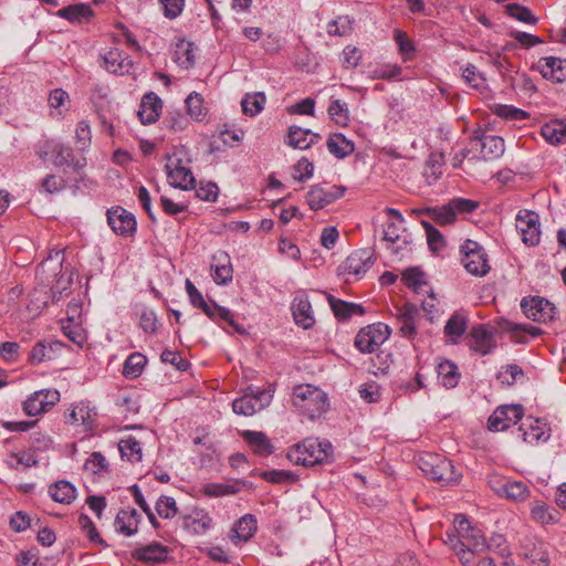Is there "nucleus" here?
I'll return each mask as SVG.
<instances>
[{
    "instance_id": "4",
    "label": "nucleus",
    "mask_w": 566,
    "mask_h": 566,
    "mask_svg": "<svg viewBox=\"0 0 566 566\" xmlns=\"http://www.w3.org/2000/svg\"><path fill=\"white\" fill-rule=\"evenodd\" d=\"M189 159L184 148L176 149L171 155H167V164L165 166L168 182L174 188L188 190L195 188V177L190 168L187 166Z\"/></svg>"
},
{
    "instance_id": "29",
    "label": "nucleus",
    "mask_w": 566,
    "mask_h": 566,
    "mask_svg": "<svg viewBox=\"0 0 566 566\" xmlns=\"http://www.w3.org/2000/svg\"><path fill=\"white\" fill-rule=\"evenodd\" d=\"M214 263L211 264L212 277L217 284H227L232 281V265L230 258L226 252H219L213 255Z\"/></svg>"
},
{
    "instance_id": "23",
    "label": "nucleus",
    "mask_w": 566,
    "mask_h": 566,
    "mask_svg": "<svg viewBox=\"0 0 566 566\" xmlns=\"http://www.w3.org/2000/svg\"><path fill=\"white\" fill-rule=\"evenodd\" d=\"M168 548L160 543H151L135 548L132 556L139 562L145 563H163L168 558Z\"/></svg>"
},
{
    "instance_id": "38",
    "label": "nucleus",
    "mask_w": 566,
    "mask_h": 566,
    "mask_svg": "<svg viewBox=\"0 0 566 566\" xmlns=\"http://www.w3.org/2000/svg\"><path fill=\"white\" fill-rule=\"evenodd\" d=\"M258 522L254 515L245 514L234 524L233 532L239 541L248 542L255 534Z\"/></svg>"
},
{
    "instance_id": "63",
    "label": "nucleus",
    "mask_w": 566,
    "mask_h": 566,
    "mask_svg": "<svg viewBox=\"0 0 566 566\" xmlns=\"http://www.w3.org/2000/svg\"><path fill=\"white\" fill-rule=\"evenodd\" d=\"M31 526V518L30 516L22 512V511H18L13 514V516L10 518V527L14 531V532H23L25 531L27 528H29Z\"/></svg>"
},
{
    "instance_id": "8",
    "label": "nucleus",
    "mask_w": 566,
    "mask_h": 566,
    "mask_svg": "<svg viewBox=\"0 0 566 566\" xmlns=\"http://www.w3.org/2000/svg\"><path fill=\"white\" fill-rule=\"evenodd\" d=\"M421 469L432 480L443 484L454 483L460 478L452 461L438 454H429Z\"/></svg>"
},
{
    "instance_id": "46",
    "label": "nucleus",
    "mask_w": 566,
    "mask_h": 566,
    "mask_svg": "<svg viewBox=\"0 0 566 566\" xmlns=\"http://www.w3.org/2000/svg\"><path fill=\"white\" fill-rule=\"evenodd\" d=\"M467 328V319L463 315L453 314L444 326V333L453 340L462 336Z\"/></svg>"
},
{
    "instance_id": "11",
    "label": "nucleus",
    "mask_w": 566,
    "mask_h": 566,
    "mask_svg": "<svg viewBox=\"0 0 566 566\" xmlns=\"http://www.w3.org/2000/svg\"><path fill=\"white\" fill-rule=\"evenodd\" d=\"M523 418V408L520 405H504L497 407L489 417L488 427L491 431H504Z\"/></svg>"
},
{
    "instance_id": "12",
    "label": "nucleus",
    "mask_w": 566,
    "mask_h": 566,
    "mask_svg": "<svg viewBox=\"0 0 566 566\" xmlns=\"http://www.w3.org/2000/svg\"><path fill=\"white\" fill-rule=\"evenodd\" d=\"M345 188L342 186L315 185L307 192L306 200L312 210H319L343 197Z\"/></svg>"
},
{
    "instance_id": "47",
    "label": "nucleus",
    "mask_w": 566,
    "mask_h": 566,
    "mask_svg": "<svg viewBox=\"0 0 566 566\" xmlns=\"http://www.w3.org/2000/svg\"><path fill=\"white\" fill-rule=\"evenodd\" d=\"M188 114L196 120H201L206 115L203 98L199 93H191L185 101Z\"/></svg>"
},
{
    "instance_id": "31",
    "label": "nucleus",
    "mask_w": 566,
    "mask_h": 566,
    "mask_svg": "<svg viewBox=\"0 0 566 566\" xmlns=\"http://www.w3.org/2000/svg\"><path fill=\"white\" fill-rule=\"evenodd\" d=\"M328 151L336 158L343 159L355 150L353 140L347 139L343 134L337 133L329 136L326 142Z\"/></svg>"
},
{
    "instance_id": "55",
    "label": "nucleus",
    "mask_w": 566,
    "mask_h": 566,
    "mask_svg": "<svg viewBox=\"0 0 566 566\" xmlns=\"http://www.w3.org/2000/svg\"><path fill=\"white\" fill-rule=\"evenodd\" d=\"M237 484L211 483L205 486L203 493L208 496H223L239 492Z\"/></svg>"
},
{
    "instance_id": "35",
    "label": "nucleus",
    "mask_w": 566,
    "mask_h": 566,
    "mask_svg": "<svg viewBox=\"0 0 566 566\" xmlns=\"http://www.w3.org/2000/svg\"><path fill=\"white\" fill-rule=\"evenodd\" d=\"M118 449H119L122 459L127 460L132 463L142 461V458H143L142 443L135 437L128 436L126 438L120 439L118 442Z\"/></svg>"
},
{
    "instance_id": "15",
    "label": "nucleus",
    "mask_w": 566,
    "mask_h": 566,
    "mask_svg": "<svg viewBox=\"0 0 566 566\" xmlns=\"http://www.w3.org/2000/svg\"><path fill=\"white\" fill-rule=\"evenodd\" d=\"M374 263L375 259L373 252L368 249H361L352 252L340 268L344 273H348L360 279Z\"/></svg>"
},
{
    "instance_id": "32",
    "label": "nucleus",
    "mask_w": 566,
    "mask_h": 566,
    "mask_svg": "<svg viewBox=\"0 0 566 566\" xmlns=\"http://www.w3.org/2000/svg\"><path fill=\"white\" fill-rule=\"evenodd\" d=\"M437 374L441 385L448 389L454 388L461 377L458 366L449 359H444L438 364Z\"/></svg>"
},
{
    "instance_id": "41",
    "label": "nucleus",
    "mask_w": 566,
    "mask_h": 566,
    "mask_svg": "<svg viewBox=\"0 0 566 566\" xmlns=\"http://www.w3.org/2000/svg\"><path fill=\"white\" fill-rule=\"evenodd\" d=\"M57 14L71 22H82L92 17L93 11L90 6L80 3L62 8L59 10Z\"/></svg>"
},
{
    "instance_id": "48",
    "label": "nucleus",
    "mask_w": 566,
    "mask_h": 566,
    "mask_svg": "<svg viewBox=\"0 0 566 566\" xmlns=\"http://www.w3.org/2000/svg\"><path fill=\"white\" fill-rule=\"evenodd\" d=\"M328 115L339 126H346L348 122V108L346 103L332 99L328 106Z\"/></svg>"
},
{
    "instance_id": "17",
    "label": "nucleus",
    "mask_w": 566,
    "mask_h": 566,
    "mask_svg": "<svg viewBox=\"0 0 566 566\" xmlns=\"http://www.w3.org/2000/svg\"><path fill=\"white\" fill-rule=\"evenodd\" d=\"M472 142L475 143L476 146H480L481 155L484 160L497 159L504 154V140L500 136L474 132Z\"/></svg>"
},
{
    "instance_id": "61",
    "label": "nucleus",
    "mask_w": 566,
    "mask_h": 566,
    "mask_svg": "<svg viewBox=\"0 0 566 566\" xmlns=\"http://www.w3.org/2000/svg\"><path fill=\"white\" fill-rule=\"evenodd\" d=\"M167 127L175 132H182L189 125V119L186 115L175 112L170 113V115L166 119Z\"/></svg>"
},
{
    "instance_id": "2",
    "label": "nucleus",
    "mask_w": 566,
    "mask_h": 566,
    "mask_svg": "<svg viewBox=\"0 0 566 566\" xmlns=\"http://www.w3.org/2000/svg\"><path fill=\"white\" fill-rule=\"evenodd\" d=\"M332 451L333 446L329 441L307 438L294 446L287 452V458L293 464L313 467L325 462Z\"/></svg>"
},
{
    "instance_id": "34",
    "label": "nucleus",
    "mask_w": 566,
    "mask_h": 566,
    "mask_svg": "<svg viewBox=\"0 0 566 566\" xmlns=\"http://www.w3.org/2000/svg\"><path fill=\"white\" fill-rule=\"evenodd\" d=\"M49 493L53 501L62 504H70L76 497L75 486L66 480H61L52 484L49 489Z\"/></svg>"
},
{
    "instance_id": "5",
    "label": "nucleus",
    "mask_w": 566,
    "mask_h": 566,
    "mask_svg": "<svg viewBox=\"0 0 566 566\" xmlns=\"http://www.w3.org/2000/svg\"><path fill=\"white\" fill-rule=\"evenodd\" d=\"M478 207V201L465 198H453L441 207H432V210H428V217L437 224L443 227L453 223L457 219V214L471 213Z\"/></svg>"
},
{
    "instance_id": "56",
    "label": "nucleus",
    "mask_w": 566,
    "mask_h": 566,
    "mask_svg": "<svg viewBox=\"0 0 566 566\" xmlns=\"http://www.w3.org/2000/svg\"><path fill=\"white\" fill-rule=\"evenodd\" d=\"M75 139L78 148L84 150L91 144L92 134L90 125L86 120H81L75 129Z\"/></svg>"
},
{
    "instance_id": "54",
    "label": "nucleus",
    "mask_w": 566,
    "mask_h": 566,
    "mask_svg": "<svg viewBox=\"0 0 566 566\" xmlns=\"http://www.w3.org/2000/svg\"><path fill=\"white\" fill-rule=\"evenodd\" d=\"M261 478L271 483L295 482L296 475L286 470H271L261 473Z\"/></svg>"
},
{
    "instance_id": "27",
    "label": "nucleus",
    "mask_w": 566,
    "mask_h": 566,
    "mask_svg": "<svg viewBox=\"0 0 566 566\" xmlns=\"http://www.w3.org/2000/svg\"><path fill=\"white\" fill-rule=\"evenodd\" d=\"M321 136L311 129H304L298 126H291L287 133L286 143L297 149H307L315 144Z\"/></svg>"
},
{
    "instance_id": "45",
    "label": "nucleus",
    "mask_w": 566,
    "mask_h": 566,
    "mask_svg": "<svg viewBox=\"0 0 566 566\" xmlns=\"http://www.w3.org/2000/svg\"><path fill=\"white\" fill-rule=\"evenodd\" d=\"M50 150L53 156V164L55 167L69 166L73 157V149L61 143H54Z\"/></svg>"
},
{
    "instance_id": "16",
    "label": "nucleus",
    "mask_w": 566,
    "mask_h": 566,
    "mask_svg": "<svg viewBox=\"0 0 566 566\" xmlns=\"http://www.w3.org/2000/svg\"><path fill=\"white\" fill-rule=\"evenodd\" d=\"M180 518L182 528L193 535H205L212 526V517L206 510L199 507H193Z\"/></svg>"
},
{
    "instance_id": "42",
    "label": "nucleus",
    "mask_w": 566,
    "mask_h": 566,
    "mask_svg": "<svg viewBox=\"0 0 566 566\" xmlns=\"http://www.w3.org/2000/svg\"><path fill=\"white\" fill-rule=\"evenodd\" d=\"M146 363V357L140 353L129 355L124 364L123 375L129 379L137 378L143 373Z\"/></svg>"
},
{
    "instance_id": "28",
    "label": "nucleus",
    "mask_w": 566,
    "mask_h": 566,
    "mask_svg": "<svg viewBox=\"0 0 566 566\" xmlns=\"http://www.w3.org/2000/svg\"><path fill=\"white\" fill-rule=\"evenodd\" d=\"M327 301L335 317L339 321H346L352 316L365 314V310L360 304L346 302L331 294L327 295Z\"/></svg>"
},
{
    "instance_id": "40",
    "label": "nucleus",
    "mask_w": 566,
    "mask_h": 566,
    "mask_svg": "<svg viewBox=\"0 0 566 566\" xmlns=\"http://www.w3.org/2000/svg\"><path fill=\"white\" fill-rule=\"evenodd\" d=\"M499 491L507 499L516 502L524 501L530 496V488L522 481H506Z\"/></svg>"
},
{
    "instance_id": "13",
    "label": "nucleus",
    "mask_w": 566,
    "mask_h": 566,
    "mask_svg": "<svg viewBox=\"0 0 566 566\" xmlns=\"http://www.w3.org/2000/svg\"><path fill=\"white\" fill-rule=\"evenodd\" d=\"M107 222L112 230L122 237H132L137 229L135 216L122 207H114L107 211Z\"/></svg>"
},
{
    "instance_id": "37",
    "label": "nucleus",
    "mask_w": 566,
    "mask_h": 566,
    "mask_svg": "<svg viewBox=\"0 0 566 566\" xmlns=\"http://www.w3.org/2000/svg\"><path fill=\"white\" fill-rule=\"evenodd\" d=\"M542 136L552 145L566 143V120H552L542 127Z\"/></svg>"
},
{
    "instance_id": "64",
    "label": "nucleus",
    "mask_w": 566,
    "mask_h": 566,
    "mask_svg": "<svg viewBox=\"0 0 566 566\" xmlns=\"http://www.w3.org/2000/svg\"><path fill=\"white\" fill-rule=\"evenodd\" d=\"M85 468L94 473H99L107 470V461L101 452H93L85 462Z\"/></svg>"
},
{
    "instance_id": "59",
    "label": "nucleus",
    "mask_w": 566,
    "mask_h": 566,
    "mask_svg": "<svg viewBox=\"0 0 566 566\" xmlns=\"http://www.w3.org/2000/svg\"><path fill=\"white\" fill-rule=\"evenodd\" d=\"M464 81L474 88L483 86L485 78L473 64H468L462 72Z\"/></svg>"
},
{
    "instance_id": "49",
    "label": "nucleus",
    "mask_w": 566,
    "mask_h": 566,
    "mask_svg": "<svg viewBox=\"0 0 566 566\" xmlns=\"http://www.w3.org/2000/svg\"><path fill=\"white\" fill-rule=\"evenodd\" d=\"M402 281L409 289H412L417 293L422 290V286L427 285L423 272L417 268L407 269L402 273Z\"/></svg>"
},
{
    "instance_id": "30",
    "label": "nucleus",
    "mask_w": 566,
    "mask_h": 566,
    "mask_svg": "<svg viewBox=\"0 0 566 566\" xmlns=\"http://www.w3.org/2000/svg\"><path fill=\"white\" fill-rule=\"evenodd\" d=\"M139 521L140 515L135 509L120 510L115 518V530L125 536H132L137 532Z\"/></svg>"
},
{
    "instance_id": "7",
    "label": "nucleus",
    "mask_w": 566,
    "mask_h": 566,
    "mask_svg": "<svg viewBox=\"0 0 566 566\" xmlns=\"http://www.w3.org/2000/svg\"><path fill=\"white\" fill-rule=\"evenodd\" d=\"M390 329L388 325L376 323L363 327L355 337L356 348L364 354H371L389 338Z\"/></svg>"
},
{
    "instance_id": "24",
    "label": "nucleus",
    "mask_w": 566,
    "mask_h": 566,
    "mask_svg": "<svg viewBox=\"0 0 566 566\" xmlns=\"http://www.w3.org/2000/svg\"><path fill=\"white\" fill-rule=\"evenodd\" d=\"M241 437L253 452L260 457H268L274 452L271 440L262 431L244 430L241 432Z\"/></svg>"
},
{
    "instance_id": "53",
    "label": "nucleus",
    "mask_w": 566,
    "mask_h": 566,
    "mask_svg": "<svg viewBox=\"0 0 566 566\" xmlns=\"http://www.w3.org/2000/svg\"><path fill=\"white\" fill-rule=\"evenodd\" d=\"M443 156L431 155L426 164L424 176L428 184L434 182L442 175Z\"/></svg>"
},
{
    "instance_id": "3",
    "label": "nucleus",
    "mask_w": 566,
    "mask_h": 566,
    "mask_svg": "<svg viewBox=\"0 0 566 566\" xmlns=\"http://www.w3.org/2000/svg\"><path fill=\"white\" fill-rule=\"evenodd\" d=\"M292 401L293 406L310 419L319 417L328 408L327 395L310 384L294 387Z\"/></svg>"
},
{
    "instance_id": "14",
    "label": "nucleus",
    "mask_w": 566,
    "mask_h": 566,
    "mask_svg": "<svg viewBox=\"0 0 566 566\" xmlns=\"http://www.w3.org/2000/svg\"><path fill=\"white\" fill-rule=\"evenodd\" d=\"M521 307L526 317L534 322L546 323L555 316V306L548 300L543 297L523 298Z\"/></svg>"
},
{
    "instance_id": "26",
    "label": "nucleus",
    "mask_w": 566,
    "mask_h": 566,
    "mask_svg": "<svg viewBox=\"0 0 566 566\" xmlns=\"http://www.w3.org/2000/svg\"><path fill=\"white\" fill-rule=\"evenodd\" d=\"M418 307L412 303H406L398 314L400 321V334L401 336L413 339L417 335V327L415 324L416 317L418 316Z\"/></svg>"
},
{
    "instance_id": "10",
    "label": "nucleus",
    "mask_w": 566,
    "mask_h": 566,
    "mask_svg": "<svg viewBox=\"0 0 566 566\" xmlns=\"http://www.w3.org/2000/svg\"><path fill=\"white\" fill-rule=\"evenodd\" d=\"M520 555L530 566H549L548 545L536 537H524L520 545Z\"/></svg>"
},
{
    "instance_id": "6",
    "label": "nucleus",
    "mask_w": 566,
    "mask_h": 566,
    "mask_svg": "<svg viewBox=\"0 0 566 566\" xmlns=\"http://www.w3.org/2000/svg\"><path fill=\"white\" fill-rule=\"evenodd\" d=\"M461 263L472 275L484 276L490 271L488 255L483 248L473 240H465L460 248Z\"/></svg>"
},
{
    "instance_id": "43",
    "label": "nucleus",
    "mask_w": 566,
    "mask_h": 566,
    "mask_svg": "<svg viewBox=\"0 0 566 566\" xmlns=\"http://www.w3.org/2000/svg\"><path fill=\"white\" fill-rule=\"evenodd\" d=\"M420 224L426 231L427 242L430 250L433 252L441 251L446 245V241L442 233L438 229H436L428 220H421Z\"/></svg>"
},
{
    "instance_id": "18",
    "label": "nucleus",
    "mask_w": 566,
    "mask_h": 566,
    "mask_svg": "<svg viewBox=\"0 0 566 566\" xmlns=\"http://www.w3.org/2000/svg\"><path fill=\"white\" fill-rule=\"evenodd\" d=\"M518 430L522 433L523 440L530 444H535L541 441L545 442L551 437V429L548 424L532 417H527L520 426Z\"/></svg>"
},
{
    "instance_id": "39",
    "label": "nucleus",
    "mask_w": 566,
    "mask_h": 566,
    "mask_svg": "<svg viewBox=\"0 0 566 566\" xmlns=\"http://www.w3.org/2000/svg\"><path fill=\"white\" fill-rule=\"evenodd\" d=\"M266 96L263 92L247 93L241 101L242 111L248 116H256L265 105Z\"/></svg>"
},
{
    "instance_id": "36",
    "label": "nucleus",
    "mask_w": 566,
    "mask_h": 566,
    "mask_svg": "<svg viewBox=\"0 0 566 566\" xmlns=\"http://www.w3.org/2000/svg\"><path fill=\"white\" fill-rule=\"evenodd\" d=\"M174 61L185 70L192 67L196 62L193 43L185 40L178 42L174 52Z\"/></svg>"
},
{
    "instance_id": "1",
    "label": "nucleus",
    "mask_w": 566,
    "mask_h": 566,
    "mask_svg": "<svg viewBox=\"0 0 566 566\" xmlns=\"http://www.w3.org/2000/svg\"><path fill=\"white\" fill-rule=\"evenodd\" d=\"M453 524L454 533H447L446 544L451 547L463 566L474 563L480 553L492 549L481 530L473 527L464 515H457Z\"/></svg>"
},
{
    "instance_id": "50",
    "label": "nucleus",
    "mask_w": 566,
    "mask_h": 566,
    "mask_svg": "<svg viewBox=\"0 0 566 566\" xmlns=\"http://www.w3.org/2000/svg\"><path fill=\"white\" fill-rule=\"evenodd\" d=\"M394 39L398 45L399 53L402 55L403 61L411 60L416 49L407 33L397 29L394 31Z\"/></svg>"
},
{
    "instance_id": "25",
    "label": "nucleus",
    "mask_w": 566,
    "mask_h": 566,
    "mask_svg": "<svg viewBox=\"0 0 566 566\" xmlns=\"http://www.w3.org/2000/svg\"><path fill=\"white\" fill-rule=\"evenodd\" d=\"M96 412L85 402H80L73 407L66 416V422L76 426H83L85 431L92 430L95 422Z\"/></svg>"
},
{
    "instance_id": "9",
    "label": "nucleus",
    "mask_w": 566,
    "mask_h": 566,
    "mask_svg": "<svg viewBox=\"0 0 566 566\" xmlns=\"http://www.w3.org/2000/svg\"><path fill=\"white\" fill-rule=\"evenodd\" d=\"M272 398L273 395L270 390L249 389V392L232 402V410L237 415L252 416L266 408Z\"/></svg>"
},
{
    "instance_id": "20",
    "label": "nucleus",
    "mask_w": 566,
    "mask_h": 566,
    "mask_svg": "<svg viewBox=\"0 0 566 566\" xmlns=\"http://www.w3.org/2000/svg\"><path fill=\"white\" fill-rule=\"evenodd\" d=\"M104 66L108 72L124 75L133 69V61L118 49H111L103 55Z\"/></svg>"
},
{
    "instance_id": "58",
    "label": "nucleus",
    "mask_w": 566,
    "mask_h": 566,
    "mask_svg": "<svg viewBox=\"0 0 566 566\" xmlns=\"http://www.w3.org/2000/svg\"><path fill=\"white\" fill-rule=\"evenodd\" d=\"M164 363L175 366L178 370L185 371L189 367L188 360L181 357L178 352L165 349L160 356Z\"/></svg>"
},
{
    "instance_id": "33",
    "label": "nucleus",
    "mask_w": 566,
    "mask_h": 566,
    "mask_svg": "<svg viewBox=\"0 0 566 566\" xmlns=\"http://www.w3.org/2000/svg\"><path fill=\"white\" fill-rule=\"evenodd\" d=\"M531 517L541 525L554 524L558 521V512L542 501L531 504Z\"/></svg>"
},
{
    "instance_id": "21",
    "label": "nucleus",
    "mask_w": 566,
    "mask_h": 566,
    "mask_svg": "<svg viewBox=\"0 0 566 566\" xmlns=\"http://www.w3.org/2000/svg\"><path fill=\"white\" fill-rule=\"evenodd\" d=\"M472 348L481 355H486L496 346L494 332L491 327L479 325L472 328Z\"/></svg>"
},
{
    "instance_id": "62",
    "label": "nucleus",
    "mask_w": 566,
    "mask_h": 566,
    "mask_svg": "<svg viewBox=\"0 0 566 566\" xmlns=\"http://www.w3.org/2000/svg\"><path fill=\"white\" fill-rule=\"evenodd\" d=\"M67 98L69 94L64 90L55 88L49 94V105L51 108L57 111V115H62L63 111L61 107L64 105Z\"/></svg>"
},
{
    "instance_id": "52",
    "label": "nucleus",
    "mask_w": 566,
    "mask_h": 566,
    "mask_svg": "<svg viewBox=\"0 0 566 566\" xmlns=\"http://www.w3.org/2000/svg\"><path fill=\"white\" fill-rule=\"evenodd\" d=\"M158 515L163 518H172L178 513L177 503L174 497L161 495L155 505Z\"/></svg>"
},
{
    "instance_id": "57",
    "label": "nucleus",
    "mask_w": 566,
    "mask_h": 566,
    "mask_svg": "<svg viewBox=\"0 0 566 566\" xmlns=\"http://www.w3.org/2000/svg\"><path fill=\"white\" fill-rule=\"evenodd\" d=\"M402 72L401 66L397 64H382L373 71L374 78L391 80L398 77Z\"/></svg>"
},
{
    "instance_id": "60",
    "label": "nucleus",
    "mask_w": 566,
    "mask_h": 566,
    "mask_svg": "<svg viewBox=\"0 0 566 566\" xmlns=\"http://www.w3.org/2000/svg\"><path fill=\"white\" fill-rule=\"evenodd\" d=\"M164 8V15L174 20L181 14L185 8V0H159Z\"/></svg>"
},
{
    "instance_id": "22",
    "label": "nucleus",
    "mask_w": 566,
    "mask_h": 566,
    "mask_svg": "<svg viewBox=\"0 0 566 566\" xmlns=\"http://www.w3.org/2000/svg\"><path fill=\"white\" fill-rule=\"evenodd\" d=\"M538 67L542 75L546 78L557 83L566 81V60L554 56L542 57L538 61Z\"/></svg>"
},
{
    "instance_id": "51",
    "label": "nucleus",
    "mask_w": 566,
    "mask_h": 566,
    "mask_svg": "<svg viewBox=\"0 0 566 566\" xmlns=\"http://www.w3.org/2000/svg\"><path fill=\"white\" fill-rule=\"evenodd\" d=\"M506 12L510 17L527 23V24H536L537 18L532 13V11L524 6L517 3H511L506 7Z\"/></svg>"
},
{
    "instance_id": "19",
    "label": "nucleus",
    "mask_w": 566,
    "mask_h": 566,
    "mask_svg": "<svg viewBox=\"0 0 566 566\" xmlns=\"http://www.w3.org/2000/svg\"><path fill=\"white\" fill-rule=\"evenodd\" d=\"M291 310L296 325L304 329H310L315 325V317L311 302L304 293L297 294L293 298Z\"/></svg>"
},
{
    "instance_id": "44",
    "label": "nucleus",
    "mask_w": 566,
    "mask_h": 566,
    "mask_svg": "<svg viewBox=\"0 0 566 566\" xmlns=\"http://www.w3.org/2000/svg\"><path fill=\"white\" fill-rule=\"evenodd\" d=\"M48 410V402L43 400L42 391H35L23 402V411L31 417L46 412Z\"/></svg>"
}]
</instances>
